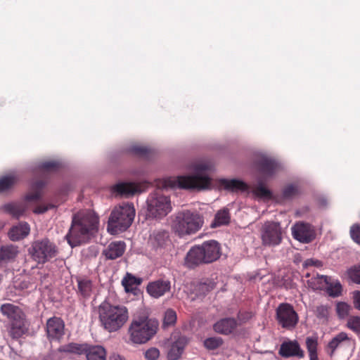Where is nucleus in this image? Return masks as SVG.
Returning <instances> with one entry per match:
<instances>
[{"instance_id":"nucleus-1","label":"nucleus","mask_w":360,"mask_h":360,"mask_svg":"<svg viewBox=\"0 0 360 360\" xmlns=\"http://www.w3.org/2000/svg\"><path fill=\"white\" fill-rule=\"evenodd\" d=\"M212 183L213 181H158L157 188L147 198V215L154 219H162L172 211L170 198L162 193L164 191L179 188L200 191L211 189Z\"/></svg>"},{"instance_id":"nucleus-2","label":"nucleus","mask_w":360,"mask_h":360,"mask_svg":"<svg viewBox=\"0 0 360 360\" xmlns=\"http://www.w3.org/2000/svg\"><path fill=\"white\" fill-rule=\"evenodd\" d=\"M98 224V217L90 210L75 214L72 217L69 232L65 236L68 244L74 248L85 242L92 231L97 229Z\"/></svg>"},{"instance_id":"nucleus-3","label":"nucleus","mask_w":360,"mask_h":360,"mask_svg":"<svg viewBox=\"0 0 360 360\" xmlns=\"http://www.w3.org/2000/svg\"><path fill=\"white\" fill-rule=\"evenodd\" d=\"M221 255L220 244L214 240L203 242L201 245L193 246L185 257V265L194 268L201 264H210Z\"/></svg>"},{"instance_id":"nucleus-4","label":"nucleus","mask_w":360,"mask_h":360,"mask_svg":"<svg viewBox=\"0 0 360 360\" xmlns=\"http://www.w3.org/2000/svg\"><path fill=\"white\" fill-rule=\"evenodd\" d=\"M97 312L101 326L109 333L119 330L129 319L126 307L113 305L108 302H103L98 307Z\"/></svg>"},{"instance_id":"nucleus-5","label":"nucleus","mask_w":360,"mask_h":360,"mask_svg":"<svg viewBox=\"0 0 360 360\" xmlns=\"http://www.w3.org/2000/svg\"><path fill=\"white\" fill-rule=\"evenodd\" d=\"M204 224V218L198 212L183 210L172 217L171 229L179 238L196 233Z\"/></svg>"},{"instance_id":"nucleus-6","label":"nucleus","mask_w":360,"mask_h":360,"mask_svg":"<svg viewBox=\"0 0 360 360\" xmlns=\"http://www.w3.org/2000/svg\"><path fill=\"white\" fill-rule=\"evenodd\" d=\"M136 210L133 203L123 202L111 212L108 219V230L117 234L127 230L132 224Z\"/></svg>"},{"instance_id":"nucleus-7","label":"nucleus","mask_w":360,"mask_h":360,"mask_svg":"<svg viewBox=\"0 0 360 360\" xmlns=\"http://www.w3.org/2000/svg\"><path fill=\"white\" fill-rule=\"evenodd\" d=\"M45 182L34 181L32 184L30 191L25 194L22 200L4 205L3 206L4 210L16 219L25 216L30 207L29 203L32 201L39 200L42 197Z\"/></svg>"},{"instance_id":"nucleus-8","label":"nucleus","mask_w":360,"mask_h":360,"mask_svg":"<svg viewBox=\"0 0 360 360\" xmlns=\"http://www.w3.org/2000/svg\"><path fill=\"white\" fill-rule=\"evenodd\" d=\"M158 322L154 319L139 317L134 319L129 328L130 340L134 344H144L157 333Z\"/></svg>"},{"instance_id":"nucleus-9","label":"nucleus","mask_w":360,"mask_h":360,"mask_svg":"<svg viewBox=\"0 0 360 360\" xmlns=\"http://www.w3.org/2000/svg\"><path fill=\"white\" fill-rule=\"evenodd\" d=\"M218 187L221 190L230 192H241L252 193L255 197L269 200L273 198L272 192L263 184L264 181H258L255 185L250 186L246 181H218Z\"/></svg>"},{"instance_id":"nucleus-10","label":"nucleus","mask_w":360,"mask_h":360,"mask_svg":"<svg viewBox=\"0 0 360 360\" xmlns=\"http://www.w3.org/2000/svg\"><path fill=\"white\" fill-rule=\"evenodd\" d=\"M56 245L48 238L34 241L29 249L32 259L39 264H44L57 255Z\"/></svg>"},{"instance_id":"nucleus-11","label":"nucleus","mask_w":360,"mask_h":360,"mask_svg":"<svg viewBox=\"0 0 360 360\" xmlns=\"http://www.w3.org/2000/svg\"><path fill=\"white\" fill-rule=\"evenodd\" d=\"M261 238L264 245H278L282 240V230L280 224L274 221L265 222L261 229Z\"/></svg>"},{"instance_id":"nucleus-12","label":"nucleus","mask_w":360,"mask_h":360,"mask_svg":"<svg viewBox=\"0 0 360 360\" xmlns=\"http://www.w3.org/2000/svg\"><path fill=\"white\" fill-rule=\"evenodd\" d=\"M278 322L283 328H292L298 321V316L293 307L286 303L281 304L276 309Z\"/></svg>"},{"instance_id":"nucleus-13","label":"nucleus","mask_w":360,"mask_h":360,"mask_svg":"<svg viewBox=\"0 0 360 360\" xmlns=\"http://www.w3.org/2000/svg\"><path fill=\"white\" fill-rule=\"evenodd\" d=\"M149 181H119L114 187V192L122 196L129 197L146 190Z\"/></svg>"},{"instance_id":"nucleus-14","label":"nucleus","mask_w":360,"mask_h":360,"mask_svg":"<svg viewBox=\"0 0 360 360\" xmlns=\"http://www.w3.org/2000/svg\"><path fill=\"white\" fill-rule=\"evenodd\" d=\"M65 167L63 162L59 159H50L37 162L34 167L36 173L49 175L57 173Z\"/></svg>"},{"instance_id":"nucleus-15","label":"nucleus","mask_w":360,"mask_h":360,"mask_svg":"<svg viewBox=\"0 0 360 360\" xmlns=\"http://www.w3.org/2000/svg\"><path fill=\"white\" fill-rule=\"evenodd\" d=\"M65 324L60 318H50L46 322V333L49 340L58 341L64 335Z\"/></svg>"},{"instance_id":"nucleus-16","label":"nucleus","mask_w":360,"mask_h":360,"mask_svg":"<svg viewBox=\"0 0 360 360\" xmlns=\"http://www.w3.org/2000/svg\"><path fill=\"white\" fill-rule=\"evenodd\" d=\"M258 172L264 177H270L275 174L280 168L279 164L274 159L261 158L255 162Z\"/></svg>"},{"instance_id":"nucleus-17","label":"nucleus","mask_w":360,"mask_h":360,"mask_svg":"<svg viewBox=\"0 0 360 360\" xmlns=\"http://www.w3.org/2000/svg\"><path fill=\"white\" fill-rule=\"evenodd\" d=\"M278 354L283 358L304 356V352L297 340L284 341L280 346Z\"/></svg>"},{"instance_id":"nucleus-18","label":"nucleus","mask_w":360,"mask_h":360,"mask_svg":"<svg viewBox=\"0 0 360 360\" xmlns=\"http://www.w3.org/2000/svg\"><path fill=\"white\" fill-rule=\"evenodd\" d=\"M292 234L295 239L302 243H309L314 238V231L310 224L298 222L292 227Z\"/></svg>"},{"instance_id":"nucleus-19","label":"nucleus","mask_w":360,"mask_h":360,"mask_svg":"<svg viewBox=\"0 0 360 360\" xmlns=\"http://www.w3.org/2000/svg\"><path fill=\"white\" fill-rule=\"evenodd\" d=\"M170 288V281L167 280H158L148 283L146 290L151 297L159 298L169 292Z\"/></svg>"},{"instance_id":"nucleus-20","label":"nucleus","mask_w":360,"mask_h":360,"mask_svg":"<svg viewBox=\"0 0 360 360\" xmlns=\"http://www.w3.org/2000/svg\"><path fill=\"white\" fill-rule=\"evenodd\" d=\"M126 244L124 241H112L103 250V255L108 259H115L124 254Z\"/></svg>"},{"instance_id":"nucleus-21","label":"nucleus","mask_w":360,"mask_h":360,"mask_svg":"<svg viewBox=\"0 0 360 360\" xmlns=\"http://www.w3.org/2000/svg\"><path fill=\"white\" fill-rule=\"evenodd\" d=\"M238 326L236 319L224 318L219 320L213 325L214 330L219 334L228 335L235 331Z\"/></svg>"},{"instance_id":"nucleus-22","label":"nucleus","mask_w":360,"mask_h":360,"mask_svg":"<svg viewBox=\"0 0 360 360\" xmlns=\"http://www.w3.org/2000/svg\"><path fill=\"white\" fill-rule=\"evenodd\" d=\"M350 338L345 332H341L334 336L328 343L327 350L330 356H333L338 349L348 346L350 343Z\"/></svg>"},{"instance_id":"nucleus-23","label":"nucleus","mask_w":360,"mask_h":360,"mask_svg":"<svg viewBox=\"0 0 360 360\" xmlns=\"http://www.w3.org/2000/svg\"><path fill=\"white\" fill-rule=\"evenodd\" d=\"M208 169L209 166L206 164H195L193 165V174L178 176L175 180H212L207 174Z\"/></svg>"},{"instance_id":"nucleus-24","label":"nucleus","mask_w":360,"mask_h":360,"mask_svg":"<svg viewBox=\"0 0 360 360\" xmlns=\"http://www.w3.org/2000/svg\"><path fill=\"white\" fill-rule=\"evenodd\" d=\"M150 243L155 249L166 248L171 243L169 233L167 231H157L150 237Z\"/></svg>"},{"instance_id":"nucleus-25","label":"nucleus","mask_w":360,"mask_h":360,"mask_svg":"<svg viewBox=\"0 0 360 360\" xmlns=\"http://www.w3.org/2000/svg\"><path fill=\"white\" fill-rule=\"evenodd\" d=\"M30 232V227L28 223L22 221L16 226H13L9 233V238L11 240L15 241L23 239L29 235Z\"/></svg>"},{"instance_id":"nucleus-26","label":"nucleus","mask_w":360,"mask_h":360,"mask_svg":"<svg viewBox=\"0 0 360 360\" xmlns=\"http://www.w3.org/2000/svg\"><path fill=\"white\" fill-rule=\"evenodd\" d=\"M10 335L14 339L22 337L27 331V324L24 315L11 321Z\"/></svg>"},{"instance_id":"nucleus-27","label":"nucleus","mask_w":360,"mask_h":360,"mask_svg":"<svg viewBox=\"0 0 360 360\" xmlns=\"http://www.w3.org/2000/svg\"><path fill=\"white\" fill-rule=\"evenodd\" d=\"M89 344L70 342L59 347L58 351L67 354H74L77 355L85 354L87 352Z\"/></svg>"},{"instance_id":"nucleus-28","label":"nucleus","mask_w":360,"mask_h":360,"mask_svg":"<svg viewBox=\"0 0 360 360\" xmlns=\"http://www.w3.org/2000/svg\"><path fill=\"white\" fill-rule=\"evenodd\" d=\"M185 343L184 337H179L173 341L167 353V359L169 360H177L180 358L184 352Z\"/></svg>"},{"instance_id":"nucleus-29","label":"nucleus","mask_w":360,"mask_h":360,"mask_svg":"<svg viewBox=\"0 0 360 360\" xmlns=\"http://www.w3.org/2000/svg\"><path fill=\"white\" fill-rule=\"evenodd\" d=\"M231 220V215L229 210L227 208H222L217 212L214 218L210 224V227L212 229L219 227L221 226L227 225Z\"/></svg>"},{"instance_id":"nucleus-30","label":"nucleus","mask_w":360,"mask_h":360,"mask_svg":"<svg viewBox=\"0 0 360 360\" xmlns=\"http://www.w3.org/2000/svg\"><path fill=\"white\" fill-rule=\"evenodd\" d=\"M1 311L3 315L6 316L11 321L24 315L18 307L10 303L2 304L1 306Z\"/></svg>"},{"instance_id":"nucleus-31","label":"nucleus","mask_w":360,"mask_h":360,"mask_svg":"<svg viewBox=\"0 0 360 360\" xmlns=\"http://www.w3.org/2000/svg\"><path fill=\"white\" fill-rule=\"evenodd\" d=\"M86 357L87 360H105L106 352L101 345H89Z\"/></svg>"},{"instance_id":"nucleus-32","label":"nucleus","mask_w":360,"mask_h":360,"mask_svg":"<svg viewBox=\"0 0 360 360\" xmlns=\"http://www.w3.org/2000/svg\"><path fill=\"white\" fill-rule=\"evenodd\" d=\"M18 248L13 245H6L0 248V262H10L18 254Z\"/></svg>"},{"instance_id":"nucleus-33","label":"nucleus","mask_w":360,"mask_h":360,"mask_svg":"<svg viewBox=\"0 0 360 360\" xmlns=\"http://www.w3.org/2000/svg\"><path fill=\"white\" fill-rule=\"evenodd\" d=\"M330 281V276L316 274L307 281L309 288L314 290H322L326 288L328 282Z\"/></svg>"},{"instance_id":"nucleus-34","label":"nucleus","mask_w":360,"mask_h":360,"mask_svg":"<svg viewBox=\"0 0 360 360\" xmlns=\"http://www.w3.org/2000/svg\"><path fill=\"white\" fill-rule=\"evenodd\" d=\"M78 291L84 297L91 295L92 291V283L86 278L79 277L77 278Z\"/></svg>"},{"instance_id":"nucleus-35","label":"nucleus","mask_w":360,"mask_h":360,"mask_svg":"<svg viewBox=\"0 0 360 360\" xmlns=\"http://www.w3.org/2000/svg\"><path fill=\"white\" fill-rule=\"evenodd\" d=\"M326 288L327 293L330 297H337L342 293V287L338 279L330 277V281L328 282Z\"/></svg>"},{"instance_id":"nucleus-36","label":"nucleus","mask_w":360,"mask_h":360,"mask_svg":"<svg viewBox=\"0 0 360 360\" xmlns=\"http://www.w3.org/2000/svg\"><path fill=\"white\" fill-rule=\"evenodd\" d=\"M306 347L309 353V360H319L317 355L318 341L315 337H308L306 339Z\"/></svg>"},{"instance_id":"nucleus-37","label":"nucleus","mask_w":360,"mask_h":360,"mask_svg":"<svg viewBox=\"0 0 360 360\" xmlns=\"http://www.w3.org/2000/svg\"><path fill=\"white\" fill-rule=\"evenodd\" d=\"M141 279L135 277L131 274L127 273L122 281V284L127 292L133 290L134 287L140 285Z\"/></svg>"},{"instance_id":"nucleus-38","label":"nucleus","mask_w":360,"mask_h":360,"mask_svg":"<svg viewBox=\"0 0 360 360\" xmlns=\"http://www.w3.org/2000/svg\"><path fill=\"white\" fill-rule=\"evenodd\" d=\"M223 344V340L220 337L207 338L204 340V346L210 350L216 349Z\"/></svg>"},{"instance_id":"nucleus-39","label":"nucleus","mask_w":360,"mask_h":360,"mask_svg":"<svg viewBox=\"0 0 360 360\" xmlns=\"http://www.w3.org/2000/svg\"><path fill=\"white\" fill-rule=\"evenodd\" d=\"M300 193V190L295 184H289L283 190V198L285 199H292Z\"/></svg>"},{"instance_id":"nucleus-40","label":"nucleus","mask_w":360,"mask_h":360,"mask_svg":"<svg viewBox=\"0 0 360 360\" xmlns=\"http://www.w3.org/2000/svg\"><path fill=\"white\" fill-rule=\"evenodd\" d=\"M176 312L172 309H167L164 316L163 319V326L164 327L169 326L176 323Z\"/></svg>"},{"instance_id":"nucleus-41","label":"nucleus","mask_w":360,"mask_h":360,"mask_svg":"<svg viewBox=\"0 0 360 360\" xmlns=\"http://www.w3.org/2000/svg\"><path fill=\"white\" fill-rule=\"evenodd\" d=\"M217 283L213 279H207L199 284V290L205 294L216 288Z\"/></svg>"},{"instance_id":"nucleus-42","label":"nucleus","mask_w":360,"mask_h":360,"mask_svg":"<svg viewBox=\"0 0 360 360\" xmlns=\"http://www.w3.org/2000/svg\"><path fill=\"white\" fill-rule=\"evenodd\" d=\"M349 278L356 284H360V264L351 267L347 271Z\"/></svg>"},{"instance_id":"nucleus-43","label":"nucleus","mask_w":360,"mask_h":360,"mask_svg":"<svg viewBox=\"0 0 360 360\" xmlns=\"http://www.w3.org/2000/svg\"><path fill=\"white\" fill-rule=\"evenodd\" d=\"M347 326L354 332L360 334V316H354L349 317Z\"/></svg>"},{"instance_id":"nucleus-44","label":"nucleus","mask_w":360,"mask_h":360,"mask_svg":"<svg viewBox=\"0 0 360 360\" xmlns=\"http://www.w3.org/2000/svg\"><path fill=\"white\" fill-rule=\"evenodd\" d=\"M350 306L345 302H338L336 305V311L341 319L346 317L349 311Z\"/></svg>"},{"instance_id":"nucleus-45","label":"nucleus","mask_w":360,"mask_h":360,"mask_svg":"<svg viewBox=\"0 0 360 360\" xmlns=\"http://www.w3.org/2000/svg\"><path fill=\"white\" fill-rule=\"evenodd\" d=\"M15 181H0V195L11 192L15 187Z\"/></svg>"},{"instance_id":"nucleus-46","label":"nucleus","mask_w":360,"mask_h":360,"mask_svg":"<svg viewBox=\"0 0 360 360\" xmlns=\"http://www.w3.org/2000/svg\"><path fill=\"white\" fill-rule=\"evenodd\" d=\"M315 314L317 318L326 320L328 316V307L325 305L317 306L315 309Z\"/></svg>"},{"instance_id":"nucleus-47","label":"nucleus","mask_w":360,"mask_h":360,"mask_svg":"<svg viewBox=\"0 0 360 360\" xmlns=\"http://www.w3.org/2000/svg\"><path fill=\"white\" fill-rule=\"evenodd\" d=\"M350 235L354 241L360 245V226L359 224H354L351 227Z\"/></svg>"},{"instance_id":"nucleus-48","label":"nucleus","mask_w":360,"mask_h":360,"mask_svg":"<svg viewBox=\"0 0 360 360\" xmlns=\"http://www.w3.org/2000/svg\"><path fill=\"white\" fill-rule=\"evenodd\" d=\"M54 207V205L51 203L41 204L37 206L34 209L33 212L37 214H41L46 212L48 210L53 209Z\"/></svg>"},{"instance_id":"nucleus-49","label":"nucleus","mask_w":360,"mask_h":360,"mask_svg":"<svg viewBox=\"0 0 360 360\" xmlns=\"http://www.w3.org/2000/svg\"><path fill=\"white\" fill-rule=\"evenodd\" d=\"M160 356V351L155 347H151L146 351L145 357L147 360H156Z\"/></svg>"},{"instance_id":"nucleus-50","label":"nucleus","mask_w":360,"mask_h":360,"mask_svg":"<svg viewBox=\"0 0 360 360\" xmlns=\"http://www.w3.org/2000/svg\"><path fill=\"white\" fill-rule=\"evenodd\" d=\"M252 316V314L247 311H240L238 314V319L240 323H245Z\"/></svg>"},{"instance_id":"nucleus-51","label":"nucleus","mask_w":360,"mask_h":360,"mask_svg":"<svg viewBox=\"0 0 360 360\" xmlns=\"http://www.w3.org/2000/svg\"><path fill=\"white\" fill-rule=\"evenodd\" d=\"M132 151L139 156L148 157L149 150L146 147L143 146H134L132 148Z\"/></svg>"},{"instance_id":"nucleus-52","label":"nucleus","mask_w":360,"mask_h":360,"mask_svg":"<svg viewBox=\"0 0 360 360\" xmlns=\"http://www.w3.org/2000/svg\"><path fill=\"white\" fill-rule=\"evenodd\" d=\"M316 266L320 267L322 266V262L318 259H307L303 263V267L307 268L309 266Z\"/></svg>"},{"instance_id":"nucleus-53","label":"nucleus","mask_w":360,"mask_h":360,"mask_svg":"<svg viewBox=\"0 0 360 360\" xmlns=\"http://www.w3.org/2000/svg\"><path fill=\"white\" fill-rule=\"evenodd\" d=\"M353 303L354 307L360 311V291H354L353 293Z\"/></svg>"},{"instance_id":"nucleus-54","label":"nucleus","mask_w":360,"mask_h":360,"mask_svg":"<svg viewBox=\"0 0 360 360\" xmlns=\"http://www.w3.org/2000/svg\"><path fill=\"white\" fill-rule=\"evenodd\" d=\"M110 360H124L123 358L118 354H113L110 356Z\"/></svg>"},{"instance_id":"nucleus-55","label":"nucleus","mask_w":360,"mask_h":360,"mask_svg":"<svg viewBox=\"0 0 360 360\" xmlns=\"http://www.w3.org/2000/svg\"><path fill=\"white\" fill-rule=\"evenodd\" d=\"M0 180H4V181H6V180H14V178L13 176H4L0 178Z\"/></svg>"},{"instance_id":"nucleus-56","label":"nucleus","mask_w":360,"mask_h":360,"mask_svg":"<svg viewBox=\"0 0 360 360\" xmlns=\"http://www.w3.org/2000/svg\"><path fill=\"white\" fill-rule=\"evenodd\" d=\"M219 180H228L227 179H220ZM230 180H233V181H235V180H238L237 179H231Z\"/></svg>"},{"instance_id":"nucleus-57","label":"nucleus","mask_w":360,"mask_h":360,"mask_svg":"<svg viewBox=\"0 0 360 360\" xmlns=\"http://www.w3.org/2000/svg\"><path fill=\"white\" fill-rule=\"evenodd\" d=\"M155 180L159 181L161 180L160 179H156ZM162 180H171L170 179H163Z\"/></svg>"},{"instance_id":"nucleus-58","label":"nucleus","mask_w":360,"mask_h":360,"mask_svg":"<svg viewBox=\"0 0 360 360\" xmlns=\"http://www.w3.org/2000/svg\"><path fill=\"white\" fill-rule=\"evenodd\" d=\"M309 273H307V274H306V277H309Z\"/></svg>"}]
</instances>
